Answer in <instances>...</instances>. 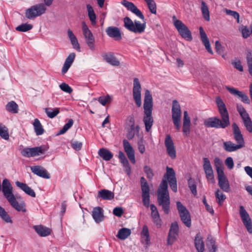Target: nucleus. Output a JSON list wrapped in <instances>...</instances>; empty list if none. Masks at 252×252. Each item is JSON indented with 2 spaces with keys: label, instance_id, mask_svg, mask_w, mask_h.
Segmentation results:
<instances>
[{
  "label": "nucleus",
  "instance_id": "72a5a7b5",
  "mask_svg": "<svg viewBox=\"0 0 252 252\" xmlns=\"http://www.w3.org/2000/svg\"><path fill=\"white\" fill-rule=\"evenodd\" d=\"M195 247L198 252H203L204 251V243L202 237L199 233L196 234L194 239Z\"/></svg>",
  "mask_w": 252,
  "mask_h": 252
},
{
  "label": "nucleus",
  "instance_id": "1a4fd4ad",
  "mask_svg": "<svg viewBox=\"0 0 252 252\" xmlns=\"http://www.w3.org/2000/svg\"><path fill=\"white\" fill-rule=\"evenodd\" d=\"M177 207L183 222L188 227L191 226L190 215L187 208L180 202H177Z\"/></svg>",
  "mask_w": 252,
  "mask_h": 252
},
{
  "label": "nucleus",
  "instance_id": "6ab92c4d",
  "mask_svg": "<svg viewBox=\"0 0 252 252\" xmlns=\"http://www.w3.org/2000/svg\"><path fill=\"white\" fill-rule=\"evenodd\" d=\"M121 4L125 6L128 10L131 11L137 16L141 19H144V16L141 11L131 2L128 1L126 0H123Z\"/></svg>",
  "mask_w": 252,
  "mask_h": 252
},
{
  "label": "nucleus",
  "instance_id": "a18cd8bd",
  "mask_svg": "<svg viewBox=\"0 0 252 252\" xmlns=\"http://www.w3.org/2000/svg\"><path fill=\"white\" fill-rule=\"evenodd\" d=\"M214 165L216 167L218 175L224 173L222 168V162L219 158H216L214 159Z\"/></svg>",
  "mask_w": 252,
  "mask_h": 252
},
{
  "label": "nucleus",
  "instance_id": "2f4dec72",
  "mask_svg": "<svg viewBox=\"0 0 252 252\" xmlns=\"http://www.w3.org/2000/svg\"><path fill=\"white\" fill-rule=\"evenodd\" d=\"M97 197L101 198L104 200H110L114 198V193L113 192L106 189H103L98 191Z\"/></svg>",
  "mask_w": 252,
  "mask_h": 252
},
{
  "label": "nucleus",
  "instance_id": "412c9836",
  "mask_svg": "<svg viewBox=\"0 0 252 252\" xmlns=\"http://www.w3.org/2000/svg\"><path fill=\"white\" fill-rule=\"evenodd\" d=\"M123 146L125 152L126 153L131 163L134 164L135 163V158L134 155V151L129 142L126 139H124L123 141Z\"/></svg>",
  "mask_w": 252,
  "mask_h": 252
},
{
  "label": "nucleus",
  "instance_id": "20e7f679",
  "mask_svg": "<svg viewBox=\"0 0 252 252\" xmlns=\"http://www.w3.org/2000/svg\"><path fill=\"white\" fill-rule=\"evenodd\" d=\"M158 202L164 213L168 214L170 212V202L167 181L166 179H162L158 190Z\"/></svg>",
  "mask_w": 252,
  "mask_h": 252
},
{
  "label": "nucleus",
  "instance_id": "3c124183",
  "mask_svg": "<svg viewBox=\"0 0 252 252\" xmlns=\"http://www.w3.org/2000/svg\"><path fill=\"white\" fill-rule=\"evenodd\" d=\"M33 28V26L29 24H22L16 28V30L21 32H28Z\"/></svg>",
  "mask_w": 252,
  "mask_h": 252
},
{
  "label": "nucleus",
  "instance_id": "5fc2aeb1",
  "mask_svg": "<svg viewBox=\"0 0 252 252\" xmlns=\"http://www.w3.org/2000/svg\"><path fill=\"white\" fill-rule=\"evenodd\" d=\"M144 172L146 175L147 178L150 180H152L154 176V173L149 166L145 165L143 168Z\"/></svg>",
  "mask_w": 252,
  "mask_h": 252
},
{
  "label": "nucleus",
  "instance_id": "de8ad7c7",
  "mask_svg": "<svg viewBox=\"0 0 252 252\" xmlns=\"http://www.w3.org/2000/svg\"><path fill=\"white\" fill-rule=\"evenodd\" d=\"M141 235L142 239L145 241L146 244H148L150 241V236L148 228L147 225H145L143 226Z\"/></svg>",
  "mask_w": 252,
  "mask_h": 252
},
{
  "label": "nucleus",
  "instance_id": "9b49d317",
  "mask_svg": "<svg viewBox=\"0 0 252 252\" xmlns=\"http://www.w3.org/2000/svg\"><path fill=\"white\" fill-rule=\"evenodd\" d=\"M132 95L137 106L140 107L141 106V86L137 78L133 79Z\"/></svg>",
  "mask_w": 252,
  "mask_h": 252
},
{
  "label": "nucleus",
  "instance_id": "f3484780",
  "mask_svg": "<svg viewBox=\"0 0 252 252\" xmlns=\"http://www.w3.org/2000/svg\"><path fill=\"white\" fill-rule=\"evenodd\" d=\"M164 144L168 156L172 159H175L176 157V149L173 141L170 135L167 134L166 135Z\"/></svg>",
  "mask_w": 252,
  "mask_h": 252
},
{
  "label": "nucleus",
  "instance_id": "f257e3e1",
  "mask_svg": "<svg viewBox=\"0 0 252 252\" xmlns=\"http://www.w3.org/2000/svg\"><path fill=\"white\" fill-rule=\"evenodd\" d=\"M216 103L220 119L217 117L208 118L204 121V125L207 127L224 129L230 125L229 114L224 102L220 97L216 98Z\"/></svg>",
  "mask_w": 252,
  "mask_h": 252
},
{
  "label": "nucleus",
  "instance_id": "aec40b11",
  "mask_svg": "<svg viewBox=\"0 0 252 252\" xmlns=\"http://www.w3.org/2000/svg\"><path fill=\"white\" fill-rule=\"evenodd\" d=\"M218 185L220 188L225 192H229L230 191L229 183L224 173L218 174Z\"/></svg>",
  "mask_w": 252,
  "mask_h": 252
},
{
  "label": "nucleus",
  "instance_id": "ea45409f",
  "mask_svg": "<svg viewBox=\"0 0 252 252\" xmlns=\"http://www.w3.org/2000/svg\"><path fill=\"white\" fill-rule=\"evenodd\" d=\"M87 9L88 13V16L93 25L96 24V15L93 7L90 4H87Z\"/></svg>",
  "mask_w": 252,
  "mask_h": 252
},
{
  "label": "nucleus",
  "instance_id": "c756f323",
  "mask_svg": "<svg viewBox=\"0 0 252 252\" xmlns=\"http://www.w3.org/2000/svg\"><path fill=\"white\" fill-rule=\"evenodd\" d=\"M75 57V54L74 53H70L66 58L63 65L62 69V73L64 74L72 64Z\"/></svg>",
  "mask_w": 252,
  "mask_h": 252
},
{
  "label": "nucleus",
  "instance_id": "4be33fe9",
  "mask_svg": "<svg viewBox=\"0 0 252 252\" xmlns=\"http://www.w3.org/2000/svg\"><path fill=\"white\" fill-rule=\"evenodd\" d=\"M30 168L32 172L39 177L47 179L50 178V174L46 169L41 166H32Z\"/></svg>",
  "mask_w": 252,
  "mask_h": 252
},
{
  "label": "nucleus",
  "instance_id": "4468645a",
  "mask_svg": "<svg viewBox=\"0 0 252 252\" xmlns=\"http://www.w3.org/2000/svg\"><path fill=\"white\" fill-rule=\"evenodd\" d=\"M240 215L242 221L250 233H252V222L251 219L243 206L240 207Z\"/></svg>",
  "mask_w": 252,
  "mask_h": 252
},
{
  "label": "nucleus",
  "instance_id": "37998d69",
  "mask_svg": "<svg viewBox=\"0 0 252 252\" xmlns=\"http://www.w3.org/2000/svg\"><path fill=\"white\" fill-rule=\"evenodd\" d=\"M0 217L6 223H12V220L3 208L0 206Z\"/></svg>",
  "mask_w": 252,
  "mask_h": 252
},
{
  "label": "nucleus",
  "instance_id": "cd10ccee",
  "mask_svg": "<svg viewBox=\"0 0 252 252\" xmlns=\"http://www.w3.org/2000/svg\"><path fill=\"white\" fill-rule=\"evenodd\" d=\"M190 128V117L188 115V112L185 111L184 112L183 117V132L186 134L188 135L189 133Z\"/></svg>",
  "mask_w": 252,
  "mask_h": 252
},
{
  "label": "nucleus",
  "instance_id": "f704fd0d",
  "mask_svg": "<svg viewBox=\"0 0 252 252\" xmlns=\"http://www.w3.org/2000/svg\"><path fill=\"white\" fill-rule=\"evenodd\" d=\"M98 155L104 160L109 161L113 157V154L109 150L101 148L98 152Z\"/></svg>",
  "mask_w": 252,
  "mask_h": 252
},
{
  "label": "nucleus",
  "instance_id": "4c0bfd02",
  "mask_svg": "<svg viewBox=\"0 0 252 252\" xmlns=\"http://www.w3.org/2000/svg\"><path fill=\"white\" fill-rule=\"evenodd\" d=\"M206 245L210 252H216L217 246L215 244V241L211 236H208L206 241Z\"/></svg>",
  "mask_w": 252,
  "mask_h": 252
},
{
  "label": "nucleus",
  "instance_id": "c85d7f7f",
  "mask_svg": "<svg viewBox=\"0 0 252 252\" xmlns=\"http://www.w3.org/2000/svg\"><path fill=\"white\" fill-rule=\"evenodd\" d=\"M102 57L107 63L113 66H118L120 64L119 61L112 53L104 54Z\"/></svg>",
  "mask_w": 252,
  "mask_h": 252
},
{
  "label": "nucleus",
  "instance_id": "7c9ffc66",
  "mask_svg": "<svg viewBox=\"0 0 252 252\" xmlns=\"http://www.w3.org/2000/svg\"><path fill=\"white\" fill-rule=\"evenodd\" d=\"M33 228L35 232L41 237H46L51 234V230L41 225H35Z\"/></svg>",
  "mask_w": 252,
  "mask_h": 252
},
{
  "label": "nucleus",
  "instance_id": "79ce46f5",
  "mask_svg": "<svg viewBox=\"0 0 252 252\" xmlns=\"http://www.w3.org/2000/svg\"><path fill=\"white\" fill-rule=\"evenodd\" d=\"M44 111L49 118L53 119L60 113V108H55L52 109L51 108H45Z\"/></svg>",
  "mask_w": 252,
  "mask_h": 252
},
{
  "label": "nucleus",
  "instance_id": "f03ea898",
  "mask_svg": "<svg viewBox=\"0 0 252 252\" xmlns=\"http://www.w3.org/2000/svg\"><path fill=\"white\" fill-rule=\"evenodd\" d=\"M2 191L10 205L18 212H26L27 210L24 201L18 202L12 192L13 188L9 181L5 179L2 183Z\"/></svg>",
  "mask_w": 252,
  "mask_h": 252
},
{
  "label": "nucleus",
  "instance_id": "2eb2a0df",
  "mask_svg": "<svg viewBox=\"0 0 252 252\" xmlns=\"http://www.w3.org/2000/svg\"><path fill=\"white\" fill-rule=\"evenodd\" d=\"M179 234V226L177 222L175 221L171 223L169 231L167 244L169 245H172L177 240Z\"/></svg>",
  "mask_w": 252,
  "mask_h": 252
},
{
  "label": "nucleus",
  "instance_id": "f8f14e48",
  "mask_svg": "<svg viewBox=\"0 0 252 252\" xmlns=\"http://www.w3.org/2000/svg\"><path fill=\"white\" fill-rule=\"evenodd\" d=\"M163 179L168 180L172 190L176 192L177 191V180L175 172L172 168L167 166L166 173L164 175Z\"/></svg>",
  "mask_w": 252,
  "mask_h": 252
},
{
  "label": "nucleus",
  "instance_id": "7ed1b4c3",
  "mask_svg": "<svg viewBox=\"0 0 252 252\" xmlns=\"http://www.w3.org/2000/svg\"><path fill=\"white\" fill-rule=\"evenodd\" d=\"M153 105L152 96L150 92L148 90H146L144 96L143 105L144 116L143 120L145 125L146 130L147 132L150 131L154 122L152 116Z\"/></svg>",
  "mask_w": 252,
  "mask_h": 252
},
{
  "label": "nucleus",
  "instance_id": "c9c22d12",
  "mask_svg": "<svg viewBox=\"0 0 252 252\" xmlns=\"http://www.w3.org/2000/svg\"><path fill=\"white\" fill-rule=\"evenodd\" d=\"M223 148L226 151L228 152L236 151L241 149L240 146H238L237 144H235L230 141L223 142Z\"/></svg>",
  "mask_w": 252,
  "mask_h": 252
},
{
  "label": "nucleus",
  "instance_id": "e433bc0d",
  "mask_svg": "<svg viewBox=\"0 0 252 252\" xmlns=\"http://www.w3.org/2000/svg\"><path fill=\"white\" fill-rule=\"evenodd\" d=\"M131 234V230L129 228H122L120 229L116 237L121 240H125Z\"/></svg>",
  "mask_w": 252,
  "mask_h": 252
},
{
  "label": "nucleus",
  "instance_id": "8fccbe9b",
  "mask_svg": "<svg viewBox=\"0 0 252 252\" xmlns=\"http://www.w3.org/2000/svg\"><path fill=\"white\" fill-rule=\"evenodd\" d=\"M147 4L150 11L156 14L157 13V5L154 0H144Z\"/></svg>",
  "mask_w": 252,
  "mask_h": 252
},
{
  "label": "nucleus",
  "instance_id": "5701e85b",
  "mask_svg": "<svg viewBox=\"0 0 252 252\" xmlns=\"http://www.w3.org/2000/svg\"><path fill=\"white\" fill-rule=\"evenodd\" d=\"M150 208L151 210V216L153 220V222L158 228H159L162 225V220L160 218L157 208L154 204H151Z\"/></svg>",
  "mask_w": 252,
  "mask_h": 252
},
{
  "label": "nucleus",
  "instance_id": "393cba45",
  "mask_svg": "<svg viewBox=\"0 0 252 252\" xmlns=\"http://www.w3.org/2000/svg\"><path fill=\"white\" fill-rule=\"evenodd\" d=\"M107 34L116 40L122 39V35L120 29L116 27H109L106 30Z\"/></svg>",
  "mask_w": 252,
  "mask_h": 252
},
{
  "label": "nucleus",
  "instance_id": "0e129e2a",
  "mask_svg": "<svg viewBox=\"0 0 252 252\" xmlns=\"http://www.w3.org/2000/svg\"><path fill=\"white\" fill-rule=\"evenodd\" d=\"M142 201L144 205L149 207L150 205V194H142Z\"/></svg>",
  "mask_w": 252,
  "mask_h": 252
},
{
  "label": "nucleus",
  "instance_id": "774afa93",
  "mask_svg": "<svg viewBox=\"0 0 252 252\" xmlns=\"http://www.w3.org/2000/svg\"><path fill=\"white\" fill-rule=\"evenodd\" d=\"M123 209L121 207H116L113 209V213L117 217H121L123 214Z\"/></svg>",
  "mask_w": 252,
  "mask_h": 252
},
{
  "label": "nucleus",
  "instance_id": "58836bf2",
  "mask_svg": "<svg viewBox=\"0 0 252 252\" xmlns=\"http://www.w3.org/2000/svg\"><path fill=\"white\" fill-rule=\"evenodd\" d=\"M33 126L34 131L37 135H40L43 134L44 129L38 119H34Z\"/></svg>",
  "mask_w": 252,
  "mask_h": 252
},
{
  "label": "nucleus",
  "instance_id": "ddd939ff",
  "mask_svg": "<svg viewBox=\"0 0 252 252\" xmlns=\"http://www.w3.org/2000/svg\"><path fill=\"white\" fill-rule=\"evenodd\" d=\"M175 27L183 38L188 41L192 40V37L190 31L181 21H176L175 22Z\"/></svg>",
  "mask_w": 252,
  "mask_h": 252
},
{
  "label": "nucleus",
  "instance_id": "dca6fc26",
  "mask_svg": "<svg viewBox=\"0 0 252 252\" xmlns=\"http://www.w3.org/2000/svg\"><path fill=\"white\" fill-rule=\"evenodd\" d=\"M203 167L206 175V177L209 182L213 183L214 182V176L210 161L207 158H203Z\"/></svg>",
  "mask_w": 252,
  "mask_h": 252
},
{
  "label": "nucleus",
  "instance_id": "49530a36",
  "mask_svg": "<svg viewBox=\"0 0 252 252\" xmlns=\"http://www.w3.org/2000/svg\"><path fill=\"white\" fill-rule=\"evenodd\" d=\"M247 63L248 67V71L252 76V52L248 51L246 54Z\"/></svg>",
  "mask_w": 252,
  "mask_h": 252
},
{
  "label": "nucleus",
  "instance_id": "6e6d98bb",
  "mask_svg": "<svg viewBox=\"0 0 252 252\" xmlns=\"http://www.w3.org/2000/svg\"><path fill=\"white\" fill-rule=\"evenodd\" d=\"M188 185L189 187L191 190L192 194L194 195L197 194V190H196V185L195 184V181L191 178H190L188 180Z\"/></svg>",
  "mask_w": 252,
  "mask_h": 252
},
{
  "label": "nucleus",
  "instance_id": "680f3d73",
  "mask_svg": "<svg viewBox=\"0 0 252 252\" xmlns=\"http://www.w3.org/2000/svg\"><path fill=\"white\" fill-rule=\"evenodd\" d=\"M232 64L235 68L238 70L239 71H243V67L241 64V61L239 60L236 59L233 61L232 62Z\"/></svg>",
  "mask_w": 252,
  "mask_h": 252
},
{
  "label": "nucleus",
  "instance_id": "9d476101",
  "mask_svg": "<svg viewBox=\"0 0 252 252\" xmlns=\"http://www.w3.org/2000/svg\"><path fill=\"white\" fill-rule=\"evenodd\" d=\"M82 30L87 45L91 51H94L95 50L94 38L92 32L84 22H82Z\"/></svg>",
  "mask_w": 252,
  "mask_h": 252
},
{
  "label": "nucleus",
  "instance_id": "4d7b16f0",
  "mask_svg": "<svg viewBox=\"0 0 252 252\" xmlns=\"http://www.w3.org/2000/svg\"><path fill=\"white\" fill-rule=\"evenodd\" d=\"M2 128H0V136L5 140H8L9 137L8 128L3 125Z\"/></svg>",
  "mask_w": 252,
  "mask_h": 252
},
{
  "label": "nucleus",
  "instance_id": "a211bd4d",
  "mask_svg": "<svg viewBox=\"0 0 252 252\" xmlns=\"http://www.w3.org/2000/svg\"><path fill=\"white\" fill-rule=\"evenodd\" d=\"M232 126L234 138L237 143V144L238 146H240L241 148L244 147L245 146V141L238 126L236 123H234L232 124Z\"/></svg>",
  "mask_w": 252,
  "mask_h": 252
},
{
  "label": "nucleus",
  "instance_id": "13d9d810",
  "mask_svg": "<svg viewBox=\"0 0 252 252\" xmlns=\"http://www.w3.org/2000/svg\"><path fill=\"white\" fill-rule=\"evenodd\" d=\"M97 100L103 106H105L107 103L110 102L111 101L112 98L110 95L107 94L104 96L99 97Z\"/></svg>",
  "mask_w": 252,
  "mask_h": 252
},
{
  "label": "nucleus",
  "instance_id": "0eeeda50",
  "mask_svg": "<svg viewBox=\"0 0 252 252\" xmlns=\"http://www.w3.org/2000/svg\"><path fill=\"white\" fill-rule=\"evenodd\" d=\"M171 112L174 125L177 130H180L181 128V110L180 105L177 100H174L172 101Z\"/></svg>",
  "mask_w": 252,
  "mask_h": 252
},
{
  "label": "nucleus",
  "instance_id": "864d4df0",
  "mask_svg": "<svg viewBox=\"0 0 252 252\" xmlns=\"http://www.w3.org/2000/svg\"><path fill=\"white\" fill-rule=\"evenodd\" d=\"M237 110L239 112L242 119L245 118L249 116V114L247 112L246 109L241 104H237L236 105Z\"/></svg>",
  "mask_w": 252,
  "mask_h": 252
},
{
  "label": "nucleus",
  "instance_id": "e2e57ef3",
  "mask_svg": "<svg viewBox=\"0 0 252 252\" xmlns=\"http://www.w3.org/2000/svg\"><path fill=\"white\" fill-rule=\"evenodd\" d=\"M225 11L226 12V13L227 15H230V16L233 17L235 19L237 20V22L239 23L240 15H239V14L237 12L235 11H232L231 10H228L227 9H225Z\"/></svg>",
  "mask_w": 252,
  "mask_h": 252
},
{
  "label": "nucleus",
  "instance_id": "bb28decb",
  "mask_svg": "<svg viewBox=\"0 0 252 252\" xmlns=\"http://www.w3.org/2000/svg\"><path fill=\"white\" fill-rule=\"evenodd\" d=\"M92 215L96 223H99L103 220V211L100 207H94L92 211Z\"/></svg>",
  "mask_w": 252,
  "mask_h": 252
},
{
  "label": "nucleus",
  "instance_id": "69168bd1",
  "mask_svg": "<svg viewBox=\"0 0 252 252\" xmlns=\"http://www.w3.org/2000/svg\"><path fill=\"white\" fill-rule=\"evenodd\" d=\"M119 158L123 165L128 162L125 154L122 151L119 152Z\"/></svg>",
  "mask_w": 252,
  "mask_h": 252
},
{
  "label": "nucleus",
  "instance_id": "423d86ee",
  "mask_svg": "<svg viewBox=\"0 0 252 252\" xmlns=\"http://www.w3.org/2000/svg\"><path fill=\"white\" fill-rule=\"evenodd\" d=\"M47 10V7L43 3H37L26 10L25 16L28 19H34L45 14Z\"/></svg>",
  "mask_w": 252,
  "mask_h": 252
},
{
  "label": "nucleus",
  "instance_id": "603ef678",
  "mask_svg": "<svg viewBox=\"0 0 252 252\" xmlns=\"http://www.w3.org/2000/svg\"><path fill=\"white\" fill-rule=\"evenodd\" d=\"M244 124L247 130L250 133L252 132V122L250 116L242 118Z\"/></svg>",
  "mask_w": 252,
  "mask_h": 252
},
{
  "label": "nucleus",
  "instance_id": "39448f33",
  "mask_svg": "<svg viewBox=\"0 0 252 252\" xmlns=\"http://www.w3.org/2000/svg\"><path fill=\"white\" fill-rule=\"evenodd\" d=\"M125 27L129 31L135 33H142L146 29V23H141L139 21L135 20L134 22L128 17L124 19Z\"/></svg>",
  "mask_w": 252,
  "mask_h": 252
},
{
  "label": "nucleus",
  "instance_id": "338daca9",
  "mask_svg": "<svg viewBox=\"0 0 252 252\" xmlns=\"http://www.w3.org/2000/svg\"><path fill=\"white\" fill-rule=\"evenodd\" d=\"M225 163L229 169H232L234 167V162L233 158L231 157H228L225 159Z\"/></svg>",
  "mask_w": 252,
  "mask_h": 252
},
{
  "label": "nucleus",
  "instance_id": "09e8293b",
  "mask_svg": "<svg viewBox=\"0 0 252 252\" xmlns=\"http://www.w3.org/2000/svg\"><path fill=\"white\" fill-rule=\"evenodd\" d=\"M215 196L217 200V202L219 205H221L223 202L226 199L225 195L220 189H218L216 191Z\"/></svg>",
  "mask_w": 252,
  "mask_h": 252
},
{
  "label": "nucleus",
  "instance_id": "6e6552de",
  "mask_svg": "<svg viewBox=\"0 0 252 252\" xmlns=\"http://www.w3.org/2000/svg\"><path fill=\"white\" fill-rule=\"evenodd\" d=\"M48 149V147L46 145L33 148H25L22 150V155L25 157H33L45 154Z\"/></svg>",
  "mask_w": 252,
  "mask_h": 252
},
{
  "label": "nucleus",
  "instance_id": "b1692460",
  "mask_svg": "<svg viewBox=\"0 0 252 252\" xmlns=\"http://www.w3.org/2000/svg\"><path fill=\"white\" fill-rule=\"evenodd\" d=\"M225 88L228 90L231 94L237 96L241 98V101L244 103L247 104L250 103V100L248 97V96L243 92L239 91L234 88L230 87L229 86H226Z\"/></svg>",
  "mask_w": 252,
  "mask_h": 252
},
{
  "label": "nucleus",
  "instance_id": "473e14b6",
  "mask_svg": "<svg viewBox=\"0 0 252 252\" xmlns=\"http://www.w3.org/2000/svg\"><path fill=\"white\" fill-rule=\"evenodd\" d=\"M16 186L25 191L27 194L32 197H35V193L33 189L29 187L26 184L17 181L15 183Z\"/></svg>",
  "mask_w": 252,
  "mask_h": 252
},
{
  "label": "nucleus",
  "instance_id": "052dcab7",
  "mask_svg": "<svg viewBox=\"0 0 252 252\" xmlns=\"http://www.w3.org/2000/svg\"><path fill=\"white\" fill-rule=\"evenodd\" d=\"M59 87L65 93L71 94L73 92L72 89L65 83L61 84Z\"/></svg>",
  "mask_w": 252,
  "mask_h": 252
},
{
  "label": "nucleus",
  "instance_id": "bf43d9fd",
  "mask_svg": "<svg viewBox=\"0 0 252 252\" xmlns=\"http://www.w3.org/2000/svg\"><path fill=\"white\" fill-rule=\"evenodd\" d=\"M240 31L241 32L243 37L244 38H247L251 33V31L250 32L249 28H248L246 26H242L239 28Z\"/></svg>",
  "mask_w": 252,
  "mask_h": 252
},
{
  "label": "nucleus",
  "instance_id": "a878e982",
  "mask_svg": "<svg viewBox=\"0 0 252 252\" xmlns=\"http://www.w3.org/2000/svg\"><path fill=\"white\" fill-rule=\"evenodd\" d=\"M199 33L200 35L201 40L205 47L206 49L210 54H212L213 52L211 49L209 40L207 36L206 33L204 31L203 28L200 27L199 28Z\"/></svg>",
  "mask_w": 252,
  "mask_h": 252
},
{
  "label": "nucleus",
  "instance_id": "c03bdc74",
  "mask_svg": "<svg viewBox=\"0 0 252 252\" xmlns=\"http://www.w3.org/2000/svg\"><path fill=\"white\" fill-rule=\"evenodd\" d=\"M201 11L204 19L209 21L210 20L209 11L208 6L204 1L201 2Z\"/></svg>",
  "mask_w": 252,
  "mask_h": 252
},
{
  "label": "nucleus",
  "instance_id": "a19ab883",
  "mask_svg": "<svg viewBox=\"0 0 252 252\" xmlns=\"http://www.w3.org/2000/svg\"><path fill=\"white\" fill-rule=\"evenodd\" d=\"M6 110L12 113H17L18 111V105L14 101L9 102L5 106Z\"/></svg>",
  "mask_w": 252,
  "mask_h": 252
}]
</instances>
